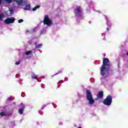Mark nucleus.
<instances>
[{"mask_svg": "<svg viewBox=\"0 0 128 128\" xmlns=\"http://www.w3.org/2000/svg\"><path fill=\"white\" fill-rule=\"evenodd\" d=\"M108 62H110V60L108 58H104L102 64L100 68V74L103 76H106V74L110 72V64H108Z\"/></svg>", "mask_w": 128, "mask_h": 128, "instance_id": "obj_1", "label": "nucleus"}, {"mask_svg": "<svg viewBox=\"0 0 128 128\" xmlns=\"http://www.w3.org/2000/svg\"><path fill=\"white\" fill-rule=\"evenodd\" d=\"M86 98L89 102V104H94V100L92 94V92L90 90H86Z\"/></svg>", "mask_w": 128, "mask_h": 128, "instance_id": "obj_2", "label": "nucleus"}, {"mask_svg": "<svg viewBox=\"0 0 128 128\" xmlns=\"http://www.w3.org/2000/svg\"><path fill=\"white\" fill-rule=\"evenodd\" d=\"M43 22L44 26H50L52 25V21L50 19V18H48V16L46 15L44 17Z\"/></svg>", "mask_w": 128, "mask_h": 128, "instance_id": "obj_3", "label": "nucleus"}, {"mask_svg": "<svg viewBox=\"0 0 128 128\" xmlns=\"http://www.w3.org/2000/svg\"><path fill=\"white\" fill-rule=\"evenodd\" d=\"M112 97L110 95H108L103 100V104L105 106H110L112 104Z\"/></svg>", "mask_w": 128, "mask_h": 128, "instance_id": "obj_4", "label": "nucleus"}, {"mask_svg": "<svg viewBox=\"0 0 128 128\" xmlns=\"http://www.w3.org/2000/svg\"><path fill=\"white\" fill-rule=\"evenodd\" d=\"M14 20H16V19L14 18H10L6 19L4 22H5V24H14Z\"/></svg>", "mask_w": 128, "mask_h": 128, "instance_id": "obj_5", "label": "nucleus"}, {"mask_svg": "<svg viewBox=\"0 0 128 128\" xmlns=\"http://www.w3.org/2000/svg\"><path fill=\"white\" fill-rule=\"evenodd\" d=\"M20 108L18 110V112L20 114H24V110L26 108V106L22 104H20Z\"/></svg>", "mask_w": 128, "mask_h": 128, "instance_id": "obj_6", "label": "nucleus"}, {"mask_svg": "<svg viewBox=\"0 0 128 128\" xmlns=\"http://www.w3.org/2000/svg\"><path fill=\"white\" fill-rule=\"evenodd\" d=\"M74 12L76 16H80V14L82 12V8L80 6H78L75 9Z\"/></svg>", "mask_w": 128, "mask_h": 128, "instance_id": "obj_7", "label": "nucleus"}, {"mask_svg": "<svg viewBox=\"0 0 128 128\" xmlns=\"http://www.w3.org/2000/svg\"><path fill=\"white\" fill-rule=\"evenodd\" d=\"M98 98H104V92L102 91L100 92L97 94Z\"/></svg>", "mask_w": 128, "mask_h": 128, "instance_id": "obj_8", "label": "nucleus"}, {"mask_svg": "<svg viewBox=\"0 0 128 128\" xmlns=\"http://www.w3.org/2000/svg\"><path fill=\"white\" fill-rule=\"evenodd\" d=\"M14 2H17L19 4V6H22V4H24V0H13Z\"/></svg>", "mask_w": 128, "mask_h": 128, "instance_id": "obj_9", "label": "nucleus"}, {"mask_svg": "<svg viewBox=\"0 0 128 128\" xmlns=\"http://www.w3.org/2000/svg\"><path fill=\"white\" fill-rule=\"evenodd\" d=\"M24 9L26 10H30V5L26 4Z\"/></svg>", "mask_w": 128, "mask_h": 128, "instance_id": "obj_10", "label": "nucleus"}, {"mask_svg": "<svg viewBox=\"0 0 128 128\" xmlns=\"http://www.w3.org/2000/svg\"><path fill=\"white\" fill-rule=\"evenodd\" d=\"M32 80H36V78H38V76L36 75L35 74H32L31 76Z\"/></svg>", "mask_w": 128, "mask_h": 128, "instance_id": "obj_11", "label": "nucleus"}, {"mask_svg": "<svg viewBox=\"0 0 128 128\" xmlns=\"http://www.w3.org/2000/svg\"><path fill=\"white\" fill-rule=\"evenodd\" d=\"M40 8V5H37L35 7H34L32 8V10L33 12H36V10L37 8Z\"/></svg>", "mask_w": 128, "mask_h": 128, "instance_id": "obj_12", "label": "nucleus"}, {"mask_svg": "<svg viewBox=\"0 0 128 128\" xmlns=\"http://www.w3.org/2000/svg\"><path fill=\"white\" fill-rule=\"evenodd\" d=\"M42 46V44H38V46H36V48H40Z\"/></svg>", "mask_w": 128, "mask_h": 128, "instance_id": "obj_13", "label": "nucleus"}, {"mask_svg": "<svg viewBox=\"0 0 128 128\" xmlns=\"http://www.w3.org/2000/svg\"><path fill=\"white\" fill-rule=\"evenodd\" d=\"M32 51L29 50V51L26 52L25 54H26V56H28V54H32Z\"/></svg>", "mask_w": 128, "mask_h": 128, "instance_id": "obj_14", "label": "nucleus"}, {"mask_svg": "<svg viewBox=\"0 0 128 128\" xmlns=\"http://www.w3.org/2000/svg\"><path fill=\"white\" fill-rule=\"evenodd\" d=\"M4 14H0V22L2 20V18H4Z\"/></svg>", "mask_w": 128, "mask_h": 128, "instance_id": "obj_15", "label": "nucleus"}, {"mask_svg": "<svg viewBox=\"0 0 128 128\" xmlns=\"http://www.w3.org/2000/svg\"><path fill=\"white\" fill-rule=\"evenodd\" d=\"M0 116H6V113H4V112H1L0 113Z\"/></svg>", "mask_w": 128, "mask_h": 128, "instance_id": "obj_16", "label": "nucleus"}, {"mask_svg": "<svg viewBox=\"0 0 128 128\" xmlns=\"http://www.w3.org/2000/svg\"><path fill=\"white\" fill-rule=\"evenodd\" d=\"M7 4H10V2H12V0H5Z\"/></svg>", "mask_w": 128, "mask_h": 128, "instance_id": "obj_17", "label": "nucleus"}, {"mask_svg": "<svg viewBox=\"0 0 128 128\" xmlns=\"http://www.w3.org/2000/svg\"><path fill=\"white\" fill-rule=\"evenodd\" d=\"M24 22V20H22V19H20L18 20V24H20L21 22Z\"/></svg>", "mask_w": 128, "mask_h": 128, "instance_id": "obj_18", "label": "nucleus"}, {"mask_svg": "<svg viewBox=\"0 0 128 128\" xmlns=\"http://www.w3.org/2000/svg\"><path fill=\"white\" fill-rule=\"evenodd\" d=\"M15 64H16V66H18V65L20 64V62H16Z\"/></svg>", "mask_w": 128, "mask_h": 128, "instance_id": "obj_19", "label": "nucleus"}, {"mask_svg": "<svg viewBox=\"0 0 128 128\" xmlns=\"http://www.w3.org/2000/svg\"><path fill=\"white\" fill-rule=\"evenodd\" d=\"M10 100H12V98H8L7 99V101L10 102Z\"/></svg>", "mask_w": 128, "mask_h": 128, "instance_id": "obj_20", "label": "nucleus"}, {"mask_svg": "<svg viewBox=\"0 0 128 128\" xmlns=\"http://www.w3.org/2000/svg\"><path fill=\"white\" fill-rule=\"evenodd\" d=\"M2 4V0H0V4Z\"/></svg>", "mask_w": 128, "mask_h": 128, "instance_id": "obj_21", "label": "nucleus"}, {"mask_svg": "<svg viewBox=\"0 0 128 128\" xmlns=\"http://www.w3.org/2000/svg\"><path fill=\"white\" fill-rule=\"evenodd\" d=\"M109 30H110V29H109L108 28H107V31L108 32Z\"/></svg>", "mask_w": 128, "mask_h": 128, "instance_id": "obj_22", "label": "nucleus"}, {"mask_svg": "<svg viewBox=\"0 0 128 128\" xmlns=\"http://www.w3.org/2000/svg\"><path fill=\"white\" fill-rule=\"evenodd\" d=\"M78 128H82V127L81 126H79Z\"/></svg>", "mask_w": 128, "mask_h": 128, "instance_id": "obj_23", "label": "nucleus"}, {"mask_svg": "<svg viewBox=\"0 0 128 128\" xmlns=\"http://www.w3.org/2000/svg\"><path fill=\"white\" fill-rule=\"evenodd\" d=\"M127 56H128V52L127 53Z\"/></svg>", "mask_w": 128, "mask_h": 128, "instance_id": "obj_24", "label": "nucleus"}, {"mask_svg": "<svg viewBox=\"0 0 128 128\" xmlns=\"http://www.w3.org/2000/svg\"><path fill=\"white\" fill-rule=\"evenodd\" d=\"M10 12H12V10H10Z\"/></svg>", "mask_w": 128, "mask_h": 128, "instance_id": "obj_25", "label": "nucleus"}, {"mask_svg": "<svg viewBox=\"0 0 128 128\" xmlns=\"http://www.w3.org/2000/svg\"><path fill=\"white\" fill-rule=\"evenodd\" d=\"M96 100H98V99L96 98Z\"/></svg>", "mask_w": 128, "mask_h": 128, "instance_id": "obj_26", "label": "nucleus"}, {"mask_svg": "<svg viewBox=\"0 0 128 128\" xmlns=\"http://www.w3.org/2000/svg\"><path fill=\"white\" fill-rule=\"evenodd\" d=\"M27 32H28V30H27Z\"/></svg>", "mask_w": 128, "mask_h": 128, "instance_id": "obj_27", "label": "nucleus"}]
</instances>
